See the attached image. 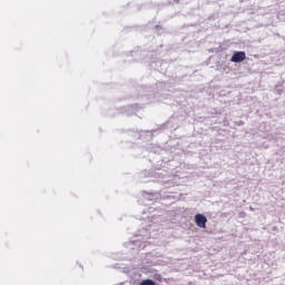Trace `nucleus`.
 Wrapping results in <instances>:
<instances>
[{"label":"nucleus","instance_id":"obj_1","mask_svg":"<svg viewBox=\"0 0 285 285\" xmlns=\"http://www.w3.org/2000/svg\"><path fill=\"white\" fill-rule=\"evenodd\" d=\"M194 222L198 228H206V224H208V218L204 216V214H196L194 217Z\"/></svg>","mask_w":285,"mask_h":285},{"label":"nucleus","instance_id":"obj_2","mask_svg":"<svg viewBox=\"0 0 285 285\" xmlns=\"http://www.w3.org/2000/svg\"><path fill=\"white\" fill-rule=\"evenodd\" d=\"M246 60V52L244 51H236L230 58L233 63H242V61Z\"/></svg>","mask_w":285,"mask_h":285},{"label":"nucleus","instance_id":"obj_3","mask_svg":"<svg viewBox=\"0 0 285 285\" xmlns=\"http://www.w3.org/2000/svg\"><path fill=\"white\" fill-rule=\"evenodd\" d=\"M140 285H157L153 279H144Z\"/></svg>","mask_w":285,"mask_h":285}]
</instances>
